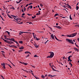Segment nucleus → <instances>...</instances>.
<instances>
[{
	"mask_svg": "<svg viewBox=\"0 0 79 79\" xmlns=\"http://www.w3.org/2000/svg\"><path fill=\"white\" fill-rule=\"evenodd\" d=\"M66 40L67 42H69V43L72 44H74V42H73V40L66 39Z\"/></svg>",
	"mask_w": 79,
	"mask_h": 79,
	"instance_id": "1",
	"label": "nucleus"
},
{
	"mask_svg": "<svg viewBox=\"0 0 79 79\" xmlns=\"http://www.w3.org/2000/svg\"><path fill=\"white\" fill-rule=\"evenodd\" d=\"M50 53L51 54L50 56H48L47 57V58H53V56H54V53L52 52H50Z\"/></svg>",
	"mask_w": 79,
	"mask_h": 79,
	"instance_id": "2",
	"label": "nucleus"
},
{
	"mask_svg": "<svg viewBox=\"0 0 79 79\" xmlns=\"http://www.w3.org/2000/svg\"><path fill=\"white\" fill-rule=\"evenodd\" d=\"M77 32L72 34H71L72 35V37H74L76 36L77 35Z\"/></svg>",
	"mask_w": 79,
	"mask_h": 79,
	"instance_id": "3",
	"label": "nucleus"
},
{
	"mask_svg": "<svg viewBox=\"0 0 79 79\" xmlns=\"http://www.w3.org/2000/svg\"><path fill=\"white\" fill-rule=\"evenodd\" d=\"M25 54H28V53H29V54H30V55H31V53L30 52H29L27 51L25 52Z\"/></svg>",
	"mask_w": 79,
	"mask_h": 79,
	"instance_id": "4",
	"label": "nucleus"
},
{
	"mask_svg": "<svg viewBox=\"0 0 79 79\" xmlns=\"http://www.w3.org/2000/svg\"><path fill=\"white\" fill-rule=\"evenodd\" d=\"M24 47L22 46L21 47L19 48V49L20 50H23V49H24Z\"/></svg>",
	"mask_w": 79,
	"mask_h": 79,
	"instance_id": "5",
	"label": "nucleus"
},
{
	"mask_svg": "<svg viewBox=\"0 0 79 79\" xmlns=\"http://www.w3.org/2000/svg\"><path fill=\"white\" fill-rule=\"evenodd\" d=\"M34 46H35L36 48H38V47H39V46L37 45V44H34Z\"/></svg>",
	"mask_w": 79,
	"mask_h": 79,
	"instance_id": "6",
	"label": "nucleus"
},
{
	"mask_svg": "<svg viewBox=\"0 0 79 79\" xmlns=\"http://www.w3.org/2000/svg\"><path fill=\"white\" fill-rule=\"evenodd\" d=\"M54 36H53V34H52L51 35V37H52V39H54Z\"/></svg>",
	"mask_w": 79,
	"mask_h": 79,
	"instance_id": "7",
	"label": "nucleus"
},
{
	"mask_svg": "<svg viewBox=\"0 0 79 79\" xmlns=\"http://www.w3.org/2000/svg\"><path fill=\"white\" fill-rule=\"evenodd\" d=\"M50 76V77H54L55 76H56L55 75H54V76H52V75H51V74H49V75H48V77H49Z\"/></svg>",
	"mask_w": 79,
	"mask_h": 79,
	"instance_id": "8",
	"label": "nucleus"
},
{
	"mask_svg": "<svg viewBox=\"0 0 79 79\" xmlns=\"http://www.w3.org/2000/svg\"><path fill=\"white\" fill-rule=\"evenodd\" d=\"M74 48V50L75 51H77V52H79V51L78 50V49L76 48Z\"/></svg>",
	"mask_w": 79,
	"mask_h": 79,
	"instance_id": "9",
	"label": "nucleus"
},
{
	"mask_svg": "<svg viewBox=\"0 0 79 79\" xmlns=\"http://www.w3.org/2000/svg\"><path fill=\"white\" fill-rule=\"evenodd\" d=\"M15 40V39L14 38H11L10 39V40H11V41H13V42H14Z\"/></svg>",
	"mask_w": 79,
	"mask_h": 79,
	"instance_id": "10",
	"label": "nucleus"
},
{
	"mask_svg": "<svg viewBox=\"0 0 79 79\" xmlns=\"http://www.w3.org/2000/svg\"><path fill=\"white\" fill-rule=\"evenodd\" d=\"M72 57V56H69V57H68V60H70V59H71V57Z\"/></svg>",
	"mask_w": 79,
	"mask_h": 79,
	"instance_id": "11",
	"label": "nucleus"
},
{
	"mask_svg": "<svg viewBox=\"0 0 79 79\" xmlns=\"http://www.w3.org/2000/svg\"><path fill=\"white\" fill-rule=\"evenodd\" d=\"M57 29H61V27H60V26H57Z\"/></svg>",
	"mask_w": 79,
	"mask_h": 79,
	"instance_id": "12",
	"label": "nucleus"
},
{
	"mask_svg": "<svg viewBox=\"0 0 79 79\" xmlns=\"http://www.w3.org/2000/svg\"><path fill=\"white\" fill-rule=\"evenodd\" d=\"M3 39V40H4V42H6V43H7V42H8V41H7L6 40H5V39Z\"/></svg>",
	"mask_w": 79,
	"mask_h": 79,
	"instance_id": "13",
	"label": "nucleus"
},
{
	"mask_svg": "<svg viewBox=\"0 0 79 79\" xmlns=\"http://www.w3.org/2000/svg\"><path fill=\"white\" fill-rule=\"evenodd\" d=\"M67 37H72V36L71 35V34L70 35H67Z\"/></svg>",
	"mask_w": 79,
	"mask_h": 79,
	"instance_id": "14",
	"label": "nucleus"
},
{
	"mask_svg": "<svg viewBox=\"0 0 79 79\" xmlns=\"http://www.w3.org/2000/svg\"><path fill=\"white\" fill-rule=\"evenodd\" d=\"M8 17H9V18H11V19H13V17H12L11 16H10V15H8Z\"/></svg>",
	"mask_w": 79,
	"mask_h": 79,
	"instance_id": "15",
	"label": "nucleus"
},
{
	"mask_svg": "<svg viewBox=\"0 0 79 79\" xmlns=\"http://www.w3.org/2000/svg\"><path fill=\"white\" fill-rule=\"evenodd\" d=\"M52 70H53V71H56V70L54 68L52 67Z\"/></svg>",
	"mask_w": 79,
	"mask_h": 79,
	"instance_id": "16",
	"label": "nucleus"
},
{
	"mask_svg": "<svg viewBox=\"0 0 79 79\" xmlns=\"http://www.w3.org/2000/svg\"><path fill=\"white\" fill-rule=\"evenodd\" d=\"M54 37H55V39H56V40H59L57 38H56V36L54 35Z\"/></svg>",
	"mask_w": 79,
	"mask_h": 79,
	"instance_id": "17",
	"label": "nucleus"
},
{
	"mask_svg": "<svg viewBox=\"0 0 79 79\" xmlns=\"http://www.w3.org/2000/svg\"><path fill=\"white\" fill-rule=\"evenodd\" d=\"M21 34H23V33L22 32V31H20V32L19 33V35H21Z\"/></svg>",
	"mask_w": 79,
	"mask_h": 79,
	"instance_id": "18",
	"label": "nucleus"
},
{
	"mask_svg": "<svg viewBox=\"0 0 79 79\" xmlns=\"http://www.w3.org/2000/svg\"><path fill=\"white\" fill-rule=\"evenodd\" d=\"M6 32L8 34V35H10V32L8 31H6Z\"/></svg>",
	"mask_w": 79,
	"mask_h": 79,
	"instance_id": "19",
	"label": "nucleus"
},
{
	"mask_svg": "<svg viewBox=\"0 0 79 79\" xmlns=\"http://www.w3.org/2000/svg\"><path fill=\"white\" fill-rule=\"evenodd\" d=\"M3 67L4 69H6V67H5V64H3Z\"/></svg>",
	"mask_w": 79,
	"mask_h": 79,
	"instance_id": "20",
	"label": "nucleus"
},
{
	"mask_svg": "<svg viewBox=\"0 0 79 79\" xmlns=\"http://www.w3.org/2000/svg\"><path fill=\"white\" fill-rule=\"evenodd\" d=\"M19 44H23V41H19Z\"/></svg>",
	"mask_w": 79,
	"mask_h": 79,
	"instance_id": "21",
	"label": "nucleus"
},
{
	"mask_svg": "<svg viewBox=\"0 0 79 79\" xmlns=\"http://www.w3.org/2000/svg\"><path fill=\"white\" fill-rule=\"evenodd\" d=\"M36 39L37 40H40V38H37L36 37Z\"/></svg>",
	"mask_w": 79,
	"mask_h": 79,
	"instance_id": "22",
	"label": "nucleus"
},
{
	"mask_svg": "<svg viewBox=\"0 0 79 79\" xmlns=\"http://www.w3.org/2000/svg\"><path fill=\"white\" fill-rule=\"evenodd\" d=\"M31 67H32V68H35V66L34 65H31Z\"/></svg>",
	"mask_w": 79,
	"mask_h": 79,
	"instance_id": "23",
	"label": "nucleus"
},
{
	"mask_svg": "<svg viewBox=\"0 0 79 79\" xmlns=\"http://www.w3.org/2000/svg\"><path fill=\"white\" fill-rule=\"evenodd\" d=\"M49 27V29H50L51 31H52V30H53V29H52V27Z\"/></svg>",
	"mask_w": 79,
	"mask_h": 79,
	"instance_id": "24",
	"label": "nucleus"
},
{
	"mask_svg": "<svg viewBox=\"0 0 79 79\" xmlns=\"http://www.w3.org/2000/svg\"><path fill=\"white\" fill-rule=\"evenodd\" d=\"M41 77L42 78H45V76H44V75H41Z\"/></svg>",
	"mask_w": 79,
	"mask_h": 79,
	"instance_id": "25",
	"label": "nucleus"
},
{
	"mask_svg": "<svg viewBox=\"0 0 79 79\" xmlns=\"http://www.w3.org/2000/svg\"><path fill=\"white\" fill-rule=\"evenodd\" d=\"M39 57V56H38L37 55H35L34 56V57H37H37Z\"/></svg>",
	"mask_w": 79,
	"mask_h": 79,
	"instance_id": "26",
	"label": "nucleus"
},
{
	"mask_svg": "<svg viewBox=\"0 0 79 79\" xmlns=\"http://www.w3.org/2000/svg\"><path fill=\"white\" fill-rule=\"evenodd\" d=\"M79 9V6H76V10H78V9Z\"/></svg>",
	"mask_w": 79,
	"mask_h": 79,
	"instance_id": "27",
	"label": "nucleus"
},
{
	"mask_svg": "<svg viewBox=\"0 0 79 79\" xmlns=\"http://www.w3.org/2000/svg\"><path fill=\"white\" fill-rule=\"evenodd\" d=\"M69 18H70V19H71V20H72V18H71V15H70L69 16Z\"/></svg>",
	"mask_w": 79,
	"mask_h": 79,
	"instance_id": "28",
	"label": "nucleus"
},
{
	"mask_svg": "<svg viewBox=\"0 0 79 79\" xmlns=\"http://www.w3.org/2000/svg\"><path fill=\"white\" fill-rule=\"evenodd\" d=\"M70 61V62H71L72 61V60H71V59H69V60H68V61Z\"/></svg>",
	"mask_w": 79,
	"mask_h": 79,
	"instance_id": "29",
	"label": "nucleus"
},
{
	"mask_svg": "<svg viewBox=\"0 0 79 79\" xmlns=\"http://www.w3.org/2000/svg\"><path fill=\"white\" fill-rule=\"evenodd\" d=\"M24 65H27V63H25L24 62L23 63Z\"/></svg>",
	"mask_w": 79,
	"mask_h": 79,
	"instance_id": "30",
	"label": "nucleus"
},
{
	"mask_svg": "<svg viewBox=\"0 0 79 79\" xmlns=\"http://www.w3.org/2000/svg\"><path fill=\"white\" fill-rule=\"evenodd\" d=\"M68 6V8H69L70 9H71V6L70 5H69Z\"/></svg>",
	"mask_w": 79,
	"mask_h": 79,
	"instance_id": "31",
	"label": "nucleus"
},
{
	"mask_svg": "<svg viewBox=\"0 0 79 79\" xmlns=\"http://www.w3.org/2000/svg\"><path fill=\"white\" fill-rule=\"evenodd\" d=\"M16 20L17 22H19V21H18V20H19V19L18 18H17Z\"/></svg>",
	"mask_w": 79,
	"mask_h": 79,
	"instance_id": "32",
	"label": "nucleus"
},
{
	"mask_svg": "<svg viewBox=\"0 0 79 79\" xmlns=\"http://www.w3.org/2000/svg\"><path fill=\"white\" fill-rule=\"evenodd\" d=\"M69 64L70 65H71V66H73V65L72 64H71V62H70L69 63Z\"/></svg>",
	"mask_w": 79,
	"mask_h": 79,
	"instance_id": "33",
	"label": "nucleus"
},
{
	"mask_svg": "<svg viewBox=\"0 0 79 79\" xmlns=\"http://www.w3.org/2000/svg\"><path fill=\"white\" fill-rule=\"evenodd\" d=\"M58 14H55V16H58Z\"/></svg>",
	"mask_w": 79,
	"mask_h": 79,
	"instance_id": "34",
	"label": "nucleus"
},
{
	"mask_svg": "<svg viewBox=\"0 0 79 79\" xmlns=\"http://www.w3.org/2000/svg\"><path fill=\"white\" fill-rule=\"evenodd\" d=\"M72 53V51L69 52H67V53Z\"/></svg>",
	"mask_w": 79,
	"mask_h": 79,
	"instance_id": "35",
	"label": "nucleus"
},
{
	"mask_svg": "<svg viewBox=\"0 0 79 79\" xmlns=\"http://www.w3.org/2000/svg\"><path fill=\"white\" fill-rule=\"evenodd\" d=\"M10 9H13V10H15V9L13 6L12 8H11Z\"/></svg>",
	"mask_w": 79,
	"mask_h": 79,
	"instance_id": "36",
	"label": "nucleus"
},
{
	"mask_svg": "<svg viewBox=\"0 0 79 79\" xmlns=\"http://www.w3.org/2000/svg\"><path fill=\"white\" fill-rule=\"evenodd\" d=\"M40 6H41V7H43V5L42 4H40Z\"/></svg>",
	"mask_w": 79,
	"mask_h": 79,
	"instance_id": "37",
	"label": "nucleus"
},
{
	"mask_svg": "<svg viewBox=\"0 0 79 79\" xmlns=\"http://www.w3.org/2000/svg\"><path fill=\"white\" fill-rule=\"evenodd\" d=\"M20 63H21V64H24V62H20Z\"/></svg>",
	"mask_w": 79,
	"mask_h": 79,
	"instance_id": "38",
	"label": "nucleus"
},
{
	"mask_svg": "<svg viewBox=\"0 0 79 79\" xmlns=\"http://www.w3.org/2000/svg\"><path fill=\"white\" fill-rule=\"evenodd\" d=\"M14 42H15V43H17L18 42L16 40H14Z\"/></svg>",
	"mask_w": 79,
	"mask_h": 79,
	"instance_id": "39",
	"label": "nucleus"
},
{
	"mask_svg": "<svg viewBox=\"0 0 79 79\" xmlns=\"http://www.w3.org/2000/svg\"><path fill=\"white\" fill-rule=\"evenodd\" d=\"M24 15H25V13H24L22 15V16H24Z\"/></svg>",
	"mask_w": 79,
	"mask_h": 79,
	"instance_id": "40",
	"label": "nucleus"
},
{
	"mask_svg": "<svg viewBox=\"0 0 79 79\" xmlns=\"http://www.w3.org/2000/svg\"><path fill=\"white\" fill-rule=\"evenodd\" d=\"M29 54H28L26 56V57L27 58V57H29Z\"/></svg>",
	"mask_w": 79,
	"mask_h": 79,
	"instance_id": "41",
	"label": "nucleus"
},
{
	"mask_svg": "<svg viewBox=\"0 0 79 79\" xmlns=\"http://www.w3.org/2000/svg\"><path fill=\"white\" fill-rule=\"evenodd\" d=\"M28 16H32V15L29 14H27Z\"/></svg>",
	"mask_w": 79,
	"mask_h": 79,
	"instance_id": "42",
	"label": "nucleus"
},
{
	"mask_svg": "<svg viewBox=\"0 0 79 79\" xmlns=\"http://www.w3.org/2000/svg\"><path fill=\"white\" fill-rule=\"evenodd\" d=\"M5 39H6V40H10V39L9 38H5Z\"/></svg>",
	"mask_w": 79,
	"mask_h": 79,
	"instance_id": "43",
	"label": "nucleus"
},
{
	"mask_svg": "<svg viewBox=\"0 0 79 79\" xmlns=\"http://www.w3.org/2000/svg\"><path fill=\"white\" fill-rule=\"evenodd\" d=\"M36 15H40V14H39V13H37L36 14Z\"/></svg>",
	"mask_w": 79,
	"mask_h": 79,
	"instance_id": "44",
	"label": "nucleus"
},
{
	"mask_svg": "<svg viewBox=\"0 0 79 79\" xmlns=\"http://www.w3.org/2000/svg\"><path fill=\"white\" fill-rule=\"evenodd\" d=\"M32 4V2H31V3H30L28 5H31Z\"/></svg>",
	"mask_w": 79,
	"mask_h": 79,
	"instance_id": "45",
	"label": "nucleus"
},
{
	"mask_svg": "<svg viewBox=\"0 0 79 79\" xmlns=\"http://www.w3.org/2000/svg\"><path fill=\"white\" fill-rule=\"evenodd\" d=\"M7 43H8V44H10V42L8 41H7Z\"/></svg>",
	"mask_w": 79,
	"mask_h": 79,
	"instance_id": "46",
	"label": "nucleus"
},
{
	"mask_svg": "<svg viewBox=\"0 0 79 79\" xmlns=\"http://www.w3.org/2000/svg\"><path fill=\"white\" fill-rule=\"evenodd\" d=\"M30 7L31 9H32V6H30Z\"/></svg>",
	"mask_w": 79,
	"mask_h": 79,
	"instance_id": "47",
	"label": "nucleus"
},
{
	"mask_svg": "<svg viewBox=\"0 0 79 79\" xmlns=\"http://www.w3.org/2000/svg\"><path fill=\"white\" fill-rule=\"evenodd\" d=\"M53 27H56L57 28L58 27V26H54Z\"/></svg>",
	"mask_w": 79,
	"mask_h": 79,
	"instance_id": "48",
	"label": "nucleus"
},
{
	"mask_svg": "<svg viewBox=\"0 0 79 79\" xmlns=\"http://www.w3.org/2000/svg\"><path fill=\"white\" fill-rule=\"evenodd\" d=\"M16 2L17 3H20L19 1V2L17 1Z\"/></svg>",
	"mask_w": 79,
	"mask_h": 79,
	"instance_id": "49",
	"label": "nucleus"
},
{
	"mask_svg": "<svg viewBox=\"0 0 79 79\" xmlns=\"http://www.w3.org/2000/svg\"><path fill=\"white\" fill-rule=\"evenodd\" d=\"M3 64H5V63H3V64H1V65L2 66H3Z\"/></svg>",
	"mask_w": 79,
	"mask_h": 79,
	"instance_id": "50",
	"label": "nucleus"
},
{
	"mask_svg": "<svg viewBox=\"0 0 79 79\" xmlns=\"http://www.w3.org/2000/svg\"><path fill=\"white\" fill-rule=\"evenodd\" d=\"M8 66L10 67V68H12V67H11V66H10V65H8Z\"/></svg>",
	"mask_w": 79,
	"mask_h": 79,
	"instance_id": "51",
	"label": "nucleus"
},
{
	"mask_svg": "<svg viewBox=\"0 0 79 79\" xmlns=\"http://www.w3.org/2000/svg\"><path fill=\"white\" fill-rule=\"evenodd\" d=\"M22 12H23V13H24V10H23V9L22 10Z\"/></svg>",
	"mask_w": 79,
	"mask_h": 79,
	"instance_id": "52",
	"label": "nucleus"
},
{
	"mask_svg": "<svg viewBox=\"0 0 79 79\" xmlns=\"http://www.w3.org/2000/svg\"><path fill=\"white\" fill-rule=\"evenodd\" d=\"M38 32H40V33H42V32H44L43 31H37Z\"/></svg>",
	"mask_w": 79,
	"mask_h": 79,
	"instance_id": "53",
	"label": "nucleus"
},
{
	"mask_svg": "<svg viewBox=\"0 0 79 79\" xmlns=\"http://www.w3.org/2000/svg\"><path fill=\"white\" fill-rule=\"evenodd\" d=\"M1 19H2V20L3 21H5V20H4V19H3V17H2V18H1Z\"/></svg>",
	"mask_w": 79,
	"mask_h": 79,
	"instance_id": "54",
	"label": "nucleus"
},
{
	"mask_svg": "<svg viewBox=\"0 0 79 79\" xmlns=\"http://www.w3.org/2000/svg\"><path fill=\"white\" fill-rule=\"evenodd\" d=\"M12 50H13V52H15V49H12Z\"/></svg>",
	"mask_w": 79,
	"mask_h": 79,
	"instance_id": "55",
	"label": "nucleus"
},
{
	"mask_svg": "<svg viewBox=\"0 0 79 79\" xmlns=\"http://www.w3.org/2000/svg\"><path fill=\"white\" fill-rule=\"evenodd\" d=\"M61 17L62 18H65V17H62V16H61Z\"/></svg>",
	"mask_w": 79,
	"mask_h": 79,
	"instance_id": "56",
	"label": "nucleus"
},
{
	"mask_svg": "<svg viewBox=\"0 0 79 79\" xmlns=\"http://www.w3.org/2000/svg\"><path fill=\"white\" fill-rule=\"evenodd\" d=\"M33 37L34 39H35V35H33Z\"/></svg>",
	"mask_w": 79,
	"mask_h": 79,
	"instance_id": "57",
	"label": "nucleus"
},
{
	"mask_svg": "<svg viewBox=\"0 0 79 79\" xmlns=\"http://www.w3.org/2000/svg\"><path fill=\"white\" fill-rule=\"evenodd\" d=\"M9 47H13V45H11V46L9 45Z\"/></svg>",
	"mask_w": 79,
	"mask_h": 79,
	"instance_id": "58",
	"label": "nucleus"
},
{
	"mask_svg": "<svg viewBox=\"0 0 79 79\" xmlns=\"http://www.w3.org/2000/svg\"><path fill=\"white\" fill-rule=\"evenodd\" d=\"M24 11H26V8H25V7H24Z\"/></svg>",
	"mask_w": 79,
	"mask_h": 79,
	"instance_id": "59",
	"label": "nucleus"
},
{
	"mask_svg": "<svg viewBox=\"0 0 79 79\" xmlns=\"http://www.w3.org/2000/svg\"><path fill=\"white\" fill-rule=\"evenodd\" d=\"M32 19H34V18H35V17H34L33 16L32 17Z\"/></svg>",
	"mask_w": 79,
	"mask_h": 79,
	"instance_id": "60",
	"label": "nucleus"
},
{
	"mask_svg": "<svg viewBox=\"0 0 79 79\" xmlns=\"http://www.w3.org/2000/svg\"><path fill=\"white\" fill-rule=\"evenodd\" d=\"M13 17H14L13 18H16V16L14 15Z\"/></svg>",
	"mask_w": 79,
	"mask_h": 79,
	"instance_id": "61",
	"label": "nucleus"
},
{
	"mask_svg": "<svg viewBox=\"0 0 79 79\" xmlns=\"http://www.w3.org/2000/svg\"><path fill=\"white\" fill-rule=\"evenodd\" d=\"M76 47H79V46H78V45H76Z\"/></svg>",
	"mask_w": 79,
	"mask_h": 79,
	"instance_id": "62",
	"label": "nucleus"
},
{
	"mask_svg": "<svg viewBox=\"0 0 79 79\" xmlns=\"http://www.w3.org/2000/svg\"><path fill=\"white\" fill-rule=\"evenodd\" d=\"M36 79H39V78L38 77H36Z\"/></svg>",
	"mask_w": 79,
	"mask_h": 79,
	"instance_id": "63",
	"label": "nucleus"
},
{
	"mask_svg": "<svg viewBox=\"0 0 79 79\" xmlns=\"http://www.w3.org/2000/svg\"><path fill=\"white\" fill-rule=\"evenodd\" d=\"M77 26V27H79V25H76V26Z\"/></svg>",
	"mask_w": 79,
	"mask_h": 79,
	"instance_id": "64",
	"label": "nucleus"
}]
</instances>
